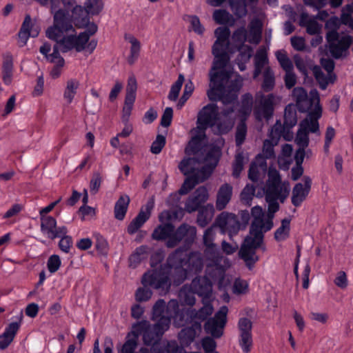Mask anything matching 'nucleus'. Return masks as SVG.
I'll use <instances>...</instances> for the list:
<instances>
[{"label": "nucleus", "mask_w": 353, "mask_h": 353, "mask_svg": "<svg viewBox=\"0 0 353 353\" xmlns=\"http://www.w3.org/2000/svg\"><path fill=\"white\" fill-rule=\"evenodd\" d=\"M133 337L130 338L128 334L126 341L123 345L118 350L119 353H134L137 347V335H135L134 332H132Z\"/></svg>", "instance_id": "c03bdc74"}, {"label": "nucleus", "mask_w": 353, "mask_h": 353, "mask_svg": "<svg viewBox=\"0 0 353 353\" xmlns=\"http://www.w3.org/2000/svg\"><path fill=\"white\" fill-rule=\"evenodd\" d=\"M214 228L215 225H214L213 226L205 230V231L204 232L203 236V243L204 246L216 245L214 243L216 236Z\"/></svg>", "instance_id": "0e129e2a"}, {"label": "nucleus", "mask_w": 353, "mask_h": 353, "mask_svg": "<svg viewBox=\"0 0 353 353\" xmlns=\"http://www.w3.org/2000/svg\"><path fill=\"white\" fill-rule=\"evenodd\" d=\"M238 328L239 330V345L244 353L250 352L252 345V321L245 317L241 318L238 322Z\"/></svg>", "instance_id": "f3484780"}, {"label": "nucleus", "mask_w": 353, "mask_h": 353, "mask_svg": "<svg viewBox=\"0 0 353 353\" xmlns=\"http://www.w3.org/2000/svg\"><path fill=\"white\" fill-rule=\"evenodd\" d=\"M214 213V206L208 204L201 208L197 216V223L199 226L204 228L212 220Z\"/></svg>", "instance_id": "473e14b6"}, {"label": "nucleus", "mask_w": 353, "mask_h": 353, "mask_svg": "<svg viewBox=\"0 0 353 353\" xmlns=\"http://www.w3.org/2000/svg\"><path fill=\"white\" fill-rule=\"evenodd\" d=\"M255 193V187L253 185L248 184L241 193V202L245 205H251V201L253 199Z\"/></svg>", "instance_id": "09e8293b"}, {"label": "nucleus", "mask_w": 353, "mask_h": 353, "mask_svg": "<svg viewBox=\"0 0 353 353\" xmlns=\"http://www.w3.org/2000/svg\"><path fill=\"white\" fill-rule=\"evenodd\" d=\"M213 307L208 300H203V306L198 311L195 310H188V314L195 320L203 321L213 312Z\"/></svg>", "instance_id": "72a5a7b5"}, {"label": "nucleus", "mask_w": 353, "mask_h": 353, "mask_svg": "<svg viewBox=\"0 0 353 353\" xmlns=\"http://www.w3.org/2000/svg\"><path fill=\"white\" fill-rule=\"evenodd\" d=\"M268 63L267 54L265 51H258L254 57V72L253 78L256 79Z\"/></svg>", "instance_id": "58836bf2"}, {"label": "nucleus", "mask_w": 353, "mask_h": 353, "mask_svg": "<svg viewBox=\"0 0 353 353\" xmlns=\"http://www.w3.org/2000/svg\"><path fill=\"white\" fill-rule=\"evenodd\" d=\"M232 187L228 183L222 185L216 194V208L218 210H223L231 200Z\"/></svg>", "instance_id": "bb28decb"}, {"label": "nucleus", "mask_w": 353, "mask_h": 353, "mask_svg": "<svg viewBox=\"0 0 353 353\" xmlns=\"http://www.w3.org/2000/svg\"><path fill=\"white\" fill-rule=\"evenodd\" d=\"M197 149V139L194 137L185 148V152L188 155L194 154V157L184 158L179 164V170L187 176L179 190V194L181 195L188 194L197 184L205 181L210 176L221 154L219 147L213 146L204 157H201Z\"/></svg>", "instance_id": "f03ea898"}, {"label": "nucleus", "mask_w": 353, "mask_h": 353, "mask_svg": "<svg viewBox=\"0 0 353 353\" xmlns=\"http://www.w3.org/2000/svg\"><path fill=\"white\" fill-rule=\"evenodd\" d=\"M102 181L103 177L99 172L93 173L90 182V191L92 194H95L99 192Z\"/></svg>", "instance_id": "4d7b16f0"}, {"label": "nucleus", "mask_w": 353, "mask_h": 353, "mask_svg": "<svg viewBox=\"0 0 353 353\" xmlns=\"http://www.w3.org/2000/svg\"><path fill=\"white\" fill-rule=\"evenodd\" d=\"M218 116V106L214 103L208 104L201 109L198 114L197 128L205 130L208 126L214 125Z\"/></svg>", "instance_id": "6ab92c4d"}, {"label": "nucleus", "mask_w": 353, "mask_h": 353, "mask_svg": "<svg viewBox=\"0 0 353 353\" xmlns=\"http://www.w3.org/2000/svg\"><path fill=\"white\" fill-rule=\"evenodd\" d=\"M328 48L330 54L335 59L345 55L350 48L352 38L349 35H339L336 30H330L326 34Z\"/></svg>", "instance_id": "4468645a"}, {"label": "nucleus", "mask_w": 353, "mask_h": 353, "mask_svg": "<svg viewBox=\"0 0 353 353\" xmlns=\"http://www.w3.org/2000/svg\"><path fill=\"white\" fill-rule=\"evenodd\" d=\"M297 123L296 108L292 104L288 105L285 108L284 124L289 130L292 128Z\"/></svg>", "instance_id": "4c0bfd02"}, {"label": "nucleus", "mask_w": 353, "mask_h": 353, "mask_svg": "<svg viewBox=\"0 0 353 353\" xmlns=\"http://www.w3.org/2000/svg\"><path fill=\"white\" fill-rule=\"evenodd\" d=\"M80 85V83L78 80L74 79H70L66 82V86L63 92V98L67 101L68 104H70Z\"/></svg>", "instance_id": "c9c22d12"}, {"label": "nucleus", "mask_w": 353, "mask_h": 353, "mask_svg": "<svg viewBox=\"0 0 353 353\" xmlns=\"http://www.w3.org/2000/svg\"><path fill=\"white\" fill-rule=\"evenodd\" d=\"M40 220L41 232L50 239L54 240L68 233L67 228L64 225L57 227L56 219L51 216L40 218Z\"/></svg>", "instance_id": "a211bd4d"}, {"label": "nucleus", "mask_w": 353, "mask_h": 353, "mask_svg": "<svg viewBox=\"0 0 353 353\" xmlns=\"http://www.w3.org/2000/svg\"><path fill=\"white\" fill-rule=\"evenodd\" d=\"M274 112V96L269 94L262 99L259 105L254 110L256 118L259 121L263 119L269 120L273 115Z\"/></svg>", "instance_id": "b1692460"}, {"label": "nucleus", "mask_w": 353, "mask_h": 353, "mask_svg": "<svg viewBox=\"0 0 353 353\" xmlns=\"http://www.w3.org/2000/svg\"><path fill=\"white\" fill-rule=\"evenodd\" d=\"M125 39L131 44L130 54L134 57H138L141 50L140 42L132 35H125Z\"/></svg>", "instance_id": "e2e57ef3"}, {"label": "nucleus", "mask_w": 353, "mask_h": 353, "mask_svg": "<svg viewBox=\"0 0 353 353\" xmlns=\"http://www.w3.org/2000/svg\"><path fill=\"white\" fill-rule=\"evenodd\" d=\"M230 30L225 27H219L214 31L216 40L215 41L228 42Z\"/></svg>", "instance_id": "69168bd1"}, {"label": "nucleus", "mask_w": 353, "mask_h": 353, "mask_svg": "<svg viewBox=\"0 0 353 353\" xmlns=\"http://www.w3.org/2000/svg\"><path fill=\"white\" fill-rule=\"evenodd\" d=\"M302 183H297L292 189L291 201L293 205L299 207L306 199L312 186V179L308 176L303 177Z\"/></svg>", "instance_id": "aec40b11"}, {"label": "nucleus", "mask_w": 353, "mask_h": 353, "mask_svg": "<svg viewBox=\"0 0 353 353\" xmlns=\"http://www.w3.org/2000/svg\"><path fill=\"white\" fill-rule=\"evenodd\" d=\"M274 86V75L270 67L267 66L263 72V82L262 88L265 92H269Z\"/></svg>", "instance_id": "a18cd8bd"}, {"label": "nucleus", "mask_w": 353, "mask_h": 353, "mask_svg": "<svg viewBox=\"0 0 353 353\" xmlns=\"http://www.w3.org/2000/svg\"><path fill=\"white\" fill-rule=\"evenodd\" d=\"M141 283L143 287L138 288L135 293V299L138 302L147 301L151 298L152 292L147 286L161 290L163 293H165L170 287L168 274L161 270H153L145 273Z\"/></svg>", "instance_id": "6e6552de"}, {"label": "nucleus", "mask_w": 353, "mask_h": 353, "mask_svg": "<svg viewBox=\"0 0 353 353\" xmlns=\"http://www.w3.org/2000/svg\"><path fill=\"white\" fill-rule=\"evenodd\" d=\"M252 96L249 93L243 94L241 99V107L239 110L241 119L245 120L247 117L250 114L252 110Z\"/></svg>", "instance_id": "e433bc0d"}, {"label": "nucleus", "mask_w": 353, "mask_h": 353, "mask_svg": "<svg viewBox=\"0 0 353 353\" xmlns=\"http://www.w3.org/2000/svg\"><path fill=\"white\" fill-rule=\"evenodd\" d=\"M13 57L10 52H5L3 54L2 63V80L6 85H10L12 81L13 76Z\"/></svg>", "instance_id": "cd10ccee"}, {"label": "nucleus", "mask_w": 353, "mask_h": 353, "mask_svg": "<svg viewBox=\"0 0 353 353\" xmlns=\"http://www.w3.org/2000/svg\"><path fill=\"white\" fill-rule=\"evenodd\" d=\"M195 334L196 332L193 328L186 327L179 333V338L183 344L188 345L194 341Z\"/></svg>", "instance_id": "603ef678"}, {"label": "nucleus", "mask_w": 353, "mask_h": 353, "mask_svg": "<svg viewBox=\"0 0 353 353\" xmlns=\"http://www.w3.org/2000/svg\"><path fill=\"white\" fill-rule=\"evenodd\" d=\"M170 327V321L164 317L159 320L153 325L147 321H142L134 326L135 335H142L143 341L146 345H154L161 339L163 334Z\"/></svg>", "instance_id": "1a4fd4ad"}, {"label": "nucleus", "mask_w": 353, "mask_h": 353, "mask_svg": "<svg viewBox=\"0 0 353 353\" xmlns=\"http://www.w3.org/2000/svg\"><path fill=\"white\" fill-rule=\"evenodd\" d=\"M137 90V82L134 75L129 77L126 87V94L125 99H136V92Z\"/></svg>", "instance_id": "3c124183"}, {"label": "nucleus", "mask_w": 353, "mask_h": 353, "mask_svg": "<svg viewBox=\"0 0 353 353\" xmlns=\"http://www.w3.org/2000/svg\"><path fill=\"white\" fill-rule=\"evenodd\" d=\"M130 201V197L128 195H122L117 200L114 209V217L117 219L123 220L124 219Z\"/></svg>", "instance_id": "f704fd0d"}, {"label": "nucleus", "mask_w": 353, "mask_h": 353, "mask_svg": "<svg viewBox=\"0 0 353 353\" xmlns=\"http://www.w3.org/2000/svg\"><path fill=\"white\" fill-rule=\"evenodd\" d=\"M209 198L208 190L205 186H200L190 195L185 203V210L192 213L198 210Z\"/></svg>", "instance_id": "412c9836"}, {"label": "nucleus", "mask_w": 353, "mask_h": 353, "mask_svg": "<svg viewBox=\"0 0 353 353\" xmlns=\"http://www.w3.org/2000/svg\"><path fill=\"white\" fill-rule=\"evenodd\" d=\"M47 266L51 273L56 272L61 266V260L58 255H52L48 260Z\"/></svg>", "instance_id": "774afa93"}, {"label": "nucleus", "mask_w": 353, "mask_h": 353, "mask_svg": "<svg viewBox=\"0 0 353 353\" xmlns=\"http://www.w3.org/2000/svg\"><path fill=\"white\" fill-rule=\"evenodd\" d=\"M299 24L301 26L305 27L307 32L311 35L318 34L321 28V26L314 18L309 17L305 13L301 14Z\"/></svg>", "instance_id": "7c9ffc66"}, {"label": "nucleus", "mask_w": 353, "mask_h": 353, "mask_svg": "<svg viewBox=\"0 0 353 353\" xmlns=\"http://www.w3.org/2000/svg\"><path fill=\"white\" fill-rule=\"evenodd\" d=\"M248 287L247 281L238 278L234 282L232 291L235 294H245L248 292Z\"/></svg>", "instance_id": "6e6d98bb"}, {"label": "nucleus", "mask_w": 353, "mask_h": 353, "mask_svg": "<svg viewBox=\"0 0 353 353\" xmlns=\"http://www.w3.org/2000/svg\"><path fill=\"white\" fill-rule=\"evenodd\" d=\"M231 15L224 10H216L213 13V19L218 24L228 23Z\"/></svg>", "instance_id": "680f3d73"}, {"label": "nucleus", "mask_w": 353, "mask_h": 353, "mask_svg": "<svg viewBox=\"0 0 353 353\" xmlns=\"http://www.w3.org/2000/svg\"><path fill=\"white\" fill-rule=\"evenodd\" d=\"M262 23L258 19H252L248 26V41L258 44L261 39Z\"/></svg>", "instance_id": "c756f323"}, {"label": "nucleus", "mask_w": 353, "mask_h": 353, "mask_svg": "<svg viewBox=\"0 0 353 353\" xmlns=\"http://www.w3.org/2000/svg\"><path fill=\"white\" fill-rule=\"evenodd\" d=\"M184 76L180 74L176 81L171 86L168 99L170 101H176L179 97V94L184 82Z\"/></svg>", "instance_id": "de8ad7c7"}, {"label": "nucleus", "mask_w": 353, "mask_h": 353, "mask_svg": "<svg viewBox=\"0 0 353 353\" xmlns=\"http://www.w3.org/2000/svg\"><path fill=\"white\" fill-rule=\"evenodd\" d=\"M295 142L299 147L307 148L309 144L308 134L299 128L297 132Z\"/></svg>", "instance_id": "338daca9"}, {"label": "nucleus", "mask_w": 353, "mask_h": 353, "mask_svg": "<svg viewBox=\"0 0 353 353\" xmlns=\"http://www.w3.org/2000/svg\"><path fill=\"white\" fill-rule=\"evenodd\" d=\"M165 137L162 134H158L150 147L151 152L154 154H159L165 146Z\"/></svg>", "instance_id": "052dcab7"}, {"label": "nucleus", "mask_w": 353, "mask_h": 353, "mask_svg": "<svg viewBox=\"0 0 353 353\" xmlns=\"http://www.w3.org/2000/svg\"><path fill=\"white\" fill-rule=\"evenodd\" d=\"M272 218L273 215H269L266 221H264V218L253 219L250 233L241 246L239 256L244 261L249 270H251L259 261L256 250L261 247L263 243V232L272 229L273 226Z\"/></svg>", "instance_id": "39448f33"}, {"label": "nucleus", "mask_w": 353, "mask_h": 353, "mask_svg": "<svg viewBox=\"0 0 353 353\" xmlns=\"http://www.w3.org/2000/svg\"><path fill=\"white\" fill-rule=\"evenodd\" d=\"M290 192L289 183L281 182L279 171L270 168L265 188V199H278L283 203Z\"/></svg>", "instance_id": "f8f14e48"}, {"label": "nucleus", "mask_w": 353, "mask_h": 353, "mask_svg": "<svg viewBox=\"0 0 353 353\" xmlns=\"http://www.w3.org/2000/svg\"><path fill=\"white\" fill-rule=\"evenodd\" d=\"M212 54L214 60L208 74V97L212 101H221L225 105L233 103L237 99L243 79L239 74L232 79L231 73L225 69L230 59L228 54L219 55L214 49Z\"/></svg>", "instance_id": "7ed1b4c3"}, {"label": "nucleus", "mask_w": 353, "mask_h": 353, "mask_svg": "<svg viewBox=\"0 0 353 353\" xmlns=\"http://www.w3.org/2000/svg\"><path fill=\"white\" fill-rule=\"evenodd\" d=\"M19 327L20 324L17 322L8 325L5 332L0 335V349L4 350L11 343Z\"/></svg>", "instance_id": "c85d7f7f"}, {"label": "nucleus", "mask_w": 353, "mask_h": 353, "mask_svg": "<svg viewBox=\"0 0 353 353\" xmlns=\"http://www.w3.org/2000/svg\"><path fill=\"white\" fill-rule=\"evenodd\" d=\"M248 31L244 26L236 29L232 35V40L236 47L245 46L244 43L248 41Z\"/></svg>", "instance_id": "49530a36"}, {"label": "nucleus", "mask_w": 353, "mask_h": 353, "mask_svg": "<svg viewBox=\"0 0 353 353\" xmlns=\"http://www.w3.org/2000/svg\"><path fill=\"white\" fill-rule=\"evenodd\" d=\"M194 292L190 287L183 286L179 292V299L182 305H193L195 303Z\"/></svg>", "instance_id": "ea45409f"}, {"label": "nucleus", "mask_w": 353, "mask_h": 353, "mask_svg": "<svg viewBox=\"0 0 353 353\" xmlns=\"http://www.w3.org/2000/svg\"><path fill=\"white\" fill-rule=\"evenodd\" d=\"M89 13L86 10V7L83 8L81 6H76L72 10V15L75 21L79 22L81 20L82 24L88 22V15Z\"/></svg>", "instance_id": "5fc2aeb1"}, {"label": "nucleus", "mask_w": 353, "mask_h": 353, "mask_svg": "<svg viewBox=\"0 0 353 353\" xmlns=\"http://www.w3.org/2000/svg\"><path fill=\"white\" fill-rule=\"evenodd\" d=\"M247 134V126L245 120L241 119V122L238 124L236 130V143L238 146L242 145L245 139Z\"/></svg>", "instance_id": "864d4df0"}, {"label": "nucleus", "mask_w": 353, "mask_h": 353, "mask_svg": "<svg viewBox=\"0 0 353 353\" xmlns=\"http://www.w3.org/2000/svg\"><path fill=\"white\" fill-rule=\"evenodd\" d=\"M237 50L239 54L236 61L248 62L252 56V48L249 46H238Z\"/></svg>", "instance_id": "13d9d810"}, {"label": "nucleus", "mask_w": 353, "mask_h": 353, "mask_svg": "<svg viewBox=\"0 0 353 353\" xmlns=\"http://www.w3.org/2000/svg\"><path fill=\"white\" fill-rule=\"evenodd\" d=\"M290 219H284L281 221V226L274 232V239L277 241L285 240L290 234Z\"/></svg>", "instance_id": "79ce46f5"}, {"label": "nucleus", "mask_w": 353, "mask_h": 353, "mask_svg": "<svg viewBox=\"0 0 353 353\" xmlns=\"http://www.w3.org/2000/svg\"><path fill=\"white\" fill-rule=\"evenodd\" d=\"M230 5L232 12L238 18L246 16L248 10L245 0H230Z\"/></svg>", "instance_id": "37998d69"}, {"label": "nucleus", "mask_w": 353, "mask_h": 353, "mask_svg": "<svg viewBox=\"0 0 353 353\" xmlns=\"http://www.w3.org/2000/svg\"><path fill=\"white\" fill-rule=\"evenodd\" d=\"M52 12H54L53 25L46 30V36L52 40L56 41L53 47L52 54L47 56V59L51 61H56L58 59L57 66L63 67L65 61L59 54V51L65 53L71 50H65L63 41L68 38V34L70 32H74V28L72 26V20L69 12L65 10L59 9L55 11V6L53 0H51Z\"/></svg>", "instance_id": "20e7f679"}, {"label": "nucleus", "mask_w": 353, "mask_h": 353, "mask_svg": "<svg viewBox=\"0 0 353 353\" xmlns=\"http://www.w3.org/2000/svg\"><path fill=\"white\" fill-rule=\"evenodd\" d=\"M166 317L171 321V318L174 320L177 327L185 325V321L183 319L182 313H180L179 303L175 299L170 300L168 305L163 299H159L153 306L152 319L157 322L162 318Z\"/></svg>", "instance_id": "9b49d317"}, {"label": "nucleus", "mask_w": 353, "mask_h": 353, "mask_svg": "<svg viewBox=\"0 0 353 353\" xmlns=\"http://www.w3.org/2000/svg\"><path fill=\"white\" fill-rule=\"evenodd\" d=\"M168 265L177 275L179 282L183 281L188 275L199 273L203 267L201 254L192 252L189 254L183 253L181 249L176 250L167 259Z\"/></svg>", "instance_id": "423d86ee"}, {"label": "nucleus", "mask_w": 353, "mask_h": 353, "mask_svg": "<svg viewBox=\"0 0 353 353\" xmlns=\"http://www.w3.org/2000/svg\"><path fill=\"white\" fill-rule=\"evenodd\" d=\"M228 312V307L223 306L213 318L209 319L204 325L206 333L210 334L213 338L219 339L221 337L227 321Z\"/></svg>", "instance_id": "dca6fc26"}, {"label": "nucleus", "mask_w": 353, "mask_h": 353, "mask_svg": "<svg viewBox=\"0 0 353 353\" xmlns=\"http://www.w3.org/2000/svg\"><path fill=\"white\" fill-rule=\"evenodd\" d=\"M214 225L220 228L222 234L228 233L231 240L238 234L241 228L238 216L228 212H223L218 215Z\"/></svg>", "instance_id": "2eb2a0df"}, {"label": "nucleus", "mask_w": 353, "mask_h": 353, "mask_svg": "<svg viewBox=\"0 0 353 353\" xmlns=\"http://www.w3.org/2000/svg\"><path fill=\"white\" fill-rule=\"evenodd\" d=\"M235 119L234 106L226 107L219 114L215 125L220 133L225 134L232 128Z\"/></svg>", "instance_id": "4be33fe9"}, {"label": "nucleus", "mask_w": 353, "mask_h": 353, "mask_svg": "<svg viewBox=\"0 0 353 353\" xmlns=\"http://www.w3.org/2000/svg\"><path fill=\"white\" fill-rule=\"evenodd\" d=\"M197 149V139L194 137L185 148V152L188 155L194 154V157L184 158L179 164V170L187 176L179 190V194L181 195L188 194L197 184L205 181L210 176L221 154L219 147L213 146L204 157H201Z\"/></svg>", "instance_id": "f257e3e1"}, {"label": "nucleus", "mask_w": 353, "mask_h": 353, "mask_svg": "<svg viewBox=\"0 0 353 353\" xmlns=\"http://www.w3.org/2000/svg\"><path fill=\"white\" fill-rule=\"evenodd\" d=\"M154 205V200L151 199L146 203L145 210H141L128 226V232L129 234H134L146 222L150 216L151 210L153 209Z\"/></svg>", "instance_id": "5701e85b"}, {"label": "nucleus", "mask_w": 353, "mask_h": 353, "mask_svg": "<svg viewBox=\"0 0 353 353\" xmlns=\"http://www.w3.org/2000/svg\"><path fill=\"white\" fill-rule=\"evenodd\" d=\"M292 98L296 101V105L301 112L312 111L317 108H321L320 105V98L316 90H312L310 95L302 87L294 88L292 90Z\"/></svg>", "instance_id": "ddd939ff"}, {"label": "nucleus", "mask_w": 353, "mask_h": 353, "mask_svg": "<svg viewBox=\"0 0 353 353\" xmlns=\"http://www.w3.org/2000/svg\"><path fill=\"white\" fill-rule=\"evenodd\" d=\"M322 108H317L312 110L308 114L307 118L300 123V129L309 134L319 132V125L318 120L321 117Z\"/></svg>", "instance_id": "a878e982"}, {"label": "nucleus", "mask_w": 353, "mask_h": 353, "mask_svg": "<svg viewBox=\"0 0 353 353\" xmlns=\"http://www.w3.org/2000/svg\"><path fill=\"white\" fill-rule=\"evenodd\" d=\"M313 73L316 79V81L319 83L320 88L323 90L325 89L328 83L331 81L330 78L331 76H326L321 68L319 66H314L313 68Z\"/></svg>", "instance_id": "8fccbe9b"}, {"label": "nucleus", "mask_w": 353, "mask_h": 353, "mask_svg": "<svg viewBox=\"0 0 353 353\" xmlns=\"http://www.w3.org/2000/svg\"><path fill=\"white\" fill-rule=\"evenodd\" d=\"M97 31V26L94 23L88 24L87 29L81 32L78 36L70 32L68 38L63 41L65 50H75L80 52L83 50L91 54L97 47V41L95 39L90 40V37Z\"/></svg>", "instance_id": "9d476101"}, {"label": "nucleus", "mask_w": 353, "mask_h": 353, "mask_svg": "<svg viewBox=\"0 0 353 353\" xmlns=\"http://www.w3.org/2000/svg\"><path fill=\"white\" fill-rule=\"evenodd\" d=\"M86 10L89 14H97L103 8L101 0H88L85 3Z\"/></svg>", "instance_id": "bf43d9fd"}, {"label": "nucleus", "mask_w": 353, "mask_h": 353, "mask_svg": "<svg viewBox=\"0 0 353 353\" xmlns=\"http://www.w3.org/2000/svg\"><path fill=\"white\" fill-rule=\"evenodd\" d=\"M191 289L194 293L208 300L212 294V287L210 281L205 276L196 277L191 283Z\"/></svg>", "instance_id": "393cba45"}, {"label": "nucleus", "mask_w": 353, "mask_h": 353, "mask_svg": "<svg viewBox=\"0 0 353 353\" xmlns=\"http://www.w3.org/2000/svg\"><path fill=\"white\" fill-rule=\"evenodd\" d=\"M196 229L194 226L186 223L181 225L175 231L171 223L159 225L156 228L152 237L154 240L162 241L167 239L165 245L168 248L176 247L183 239L185 241H192L196 236Z\"/></svg>", "instance_id": "0eeeda50"}, {"label": "nucleus", "mask_w": 353, "mask_h": 353, "mask_svg": "<svg viewBox=\"0 0 353 353\" xmlns=\"http://www.w3.org/2000/svg\"><path fill=\"white\" fill-rule=\"evenodd\" d=\"M271 136L275 139L283 137L285 139L290 140L292 134L290 133L288 128H285V124H281L280 121H277L271 129Z\"/></svg>", "instance_id": "a19ab883"}, {"label": "nucleus", "mask_w": 353, "mask_h": 353, "mask_svg": "<svg viewBox=\"0 0 353 353\" xmlns=\"http://www.w3.org/2000/svg\"><path fill=\"white\" fill-rule=\"evenodd\" d=\"M203 254L206 260L211 262L209 266H218L223 259L216 245L205 246Z\"/></svg>", "instance_id": "2f4dec72"}]
</instances>
